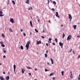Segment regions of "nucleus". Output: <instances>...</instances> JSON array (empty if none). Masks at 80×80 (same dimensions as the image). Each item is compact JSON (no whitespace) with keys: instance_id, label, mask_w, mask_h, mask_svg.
I'll return each mask as SVG.
<instances>
[{"instance_id":"4468645a","label":"nucleus","mask_w":80,"mask_h":80,"mask_svg":"<svg viewBox=\"0 0 80 80\" xmlns=\"http://www.w3.org/2000/svg\"><path fill=\"white\" fill-rule=\"evenodd\" d=\"M61 73L62 76H63L64 75V71H62V72H61Z\"/></svg>"},{"instance_id":"6ab92c4d","label":"nucleus","mask_w":80,"mask_h":80,"mask_svg":"<svg viewBox=\"0 0 80 80\" xmlns=\"http://www.w3.org/2000/svg\"><path fill=\"white\" fill-rule=\"evenodd\" d=\"M1 47H5V45L2 44H1Z\"/></svg>"},{"instance_id":"ea45409f","label":"nucleus","mask_w":80,"mask_h":80,"mask_svg":"<svg viewBox=\"0 0 80 80\" xmlns=\"http://www.w3.org/2000/svg\"><path fill=\"white\" fill-rule=\"evenodd\" d=\"M35 71H37L38 70V69H37V68H35Z\"/></svg>"},{"instance_id":"0e129e2a","label":"nucleus","mask_w":80,"mask_h":80,"mask_svg":"<svg viewBox=\"0 0 80 80\" xmlns=\"http://www.w3.org/2000/svg\"><path fill=\"white\" fill-rule=\"evenodd\" d=\"M42 32H45V31L44 30H43L42 31Z\"/></svg>"},{"instance_id":"bf43d9fd","label":"nucleus","mask_w":80,"mask_h":80,"mask_svg":"<svg viewBox=\"0 0 80 80\" xmlns=\"http://www.w3.org/2000/svg\"><path fill=\"white\" fill-rule=\"evenodd\" d=\"M8 2L9 3V2H10V1L9 0H8Z\"/></svg>"},{"instance_id":"f704fd0d","label":"nucleus","mask_w":80,"mask_h":80,"mask_svg":"<svg viewBox=\"0 0 80 80\" xmlns=\"http://www.w3.org/2000/svg\"><path fill=\"white\" fill-rule=\"evenodd\" d=\"M52 11H55V9H54V8H52Z\"/></svg>"},{"instance_id":"473e14b6","label":"nucleus","mask_w":80,"mask_h":80,"mask_svg":"<svg viewBox=\"0 0 80 80\" xmlns=\"http://www.w3.org/2000/svg\"><path fill=\"white\" fill-rule=\"evenodd\" d=\"M37 20H39V18L38 16H37V18H36Z\"/></svg>"},{"instance_id":"393cba45","label":"nucleus","mask_w":80,"mask_h":80,"mask_svg":"<svg viewBox=\"0 0 80 80\" xmlns=\"http://www.w3.org/2000/svg\"><path fill=\"white\" fill-rule=\"evenodd\" d=\"M53 4H54V5H56V4H57L56 2H55L54 1H53Z\"/></svg>"},{"instance_id":"39448f33","label":"nucleus","mask_w":80,"mask_h":80,"mask_svg":"<svg viewBox=\"0 0 80 80\" xmlns=\"http://www.w3.org/2000/svg\"><path fill=\"white\" fill-rule=\"evenodd\" d=\"M59 44L61 48H62V47H63V43H62V42H59Z\"/></svg>"},{"instance_id":"5fc2aeb1","label":"nucleus","mask_w":80,"mask_h":80,"mask_svg":"<svg viewBox=\"0 0 80 80\" xmlns=\"http://www.w3.org/2000/svg\"><path fill=\"white\" fill-rule=\"evenodd\" d=\"M3 74H5V72H3Z\"/></svg>"},{"instance_id":"3c124183","label":"nucleus","mask_w":80,"mask_h":80,"mask_svg":"<svg viewBox=\"0 0 80 80\" xmlns=\"http://www.w3.org/2000/svg\"><path fill=\"white\" fill-rule=\"evenodd\" d=\"M3 58H5V57H6V56H5V55H4L3 56Z\"/></svg>"},{"instance_id":"13d9d810","label":"nucleus","mask_w":80,"mask_h":80,"mask_svg":"<svg viewBox=\"0 0 80 80\" xmlns=\"http://www.w3.org/2000/svg\"><path fill=\"white\" fill-rule=\"evenodd\" d=\"M38 22H40L39 19H38Z\"/></svg>"},{"instance_id":"c03bdc74","label":"nucleus","mask_w":80,"mask_h":80,"mask_svg":"<svg viewBox=\"0 0 80 80\" xmlns=\"http://www.w3.org/2000/svg\"><path fill=\"white\" fill-rule=\"evenodd\" d=\"M42 38H45V37L44 36H41Z\"/></svg>"},{"instance_id":"72a5a7b5","label":"nucleus","mask_w":80,"mask_h":80,"mask_svg":"<svg viewBox=\"0 0 80 80\" xmlns=\"http://www.w3.org/2000/svg\"><path fill=\"white\" fill-rule=\"evenodd\" d=\"M4 16V15L0 14V17H3Z\"/></svg>"},{"instance_id":"c756f323","label":"nucleus","mask_w":80,"mask_h":80,"mask_svg":"<svg viewBox=\"0 0 80 80\" xmlns=\"http://www.w3.org/2000/svg\"><path fill=\"white\" fill-rule=\"evenodd\" d=\"M70 77L71 78V79L73 78V76H72V75H71Z\"/></svg>"},{"instance_id":"5701e85b","label":"nucleus","mask_w":80,"mask_h":80,"mask_svg":"<svg viewBox=\"0 0 80 80\" xmlns=\"http://www.w3.org/2000/svg\"><path fill=\"white\" fill-rule=\"evenodd\" d=\"M65 33H63V35H62V38H63L65 37Z\"/></svg>"},{"instance_id":"cd10ccee","label":"nucleus","mask_w":80,"mask_h":80,"mask_svg":"<svg viewBox=\"0 0 80 80\" xmlns=\"http://www.w3.org/2000/svg\"><path fill=\"white\" fill-rule=\"evenodd\" d=\"M27 68H28V69H31L32 68H30V67H27Z\"/></svg>"},{"instance_id":"052dcab7","label":"nucleus","mask_w":80,"mask_h":80,"mask_svg":"<svg viewBox=\"0 0 80 80\" xmlns=\"http://www.w3.org/2000/svg\"><path fill=\"white\" fill-rule=\"evenodd\" d=\"M31 10H32V9H33V8H32V7H31Z\"/></svg>"},{"instance_id":"c9c22d12","label":"nucleus","mask_w":80,"mask_h":80,"mask_svg":"<svg viewBox=\"0 0 80 80\" xmlns=\"http://www.w3.org/2000/svg\"><path fill=\"white\" fill-rule=\"evenodd\" d=\"M45 72H48V70L47 69H45Z\"/></svg>"},{"instance_id":"c85d7f7f","label":"nucleus","mask_w":80,"mask_h":80,"mask_svg":"<svg viewBox=\"0 0 80 80\" xmlns=\"http://www.w3.org/2000/svg\"><path fill=\"white\" fill-rule=\"evenodd\" d=\"M53 75V74L52 73H51L50 74V76H52Z\"/></svg>"},{"instance_id":"79ce46f5","label":"nucleus","mask_w":80,"mask_h":80,"mask_svg":"<svg viewBox=\"0 0 80 80\" xmlns=\"http://www.w3.org/2000/svg\"><path fill=\"white\" fill-rule=\"evenodd\" d=\"M3 42H0V43H1V44H3Z\"/></svg>"},{"instance_id":"2eb2a0df","label":"nucleus","mask_w":80,"mask_h":80,"mask_svg":"<svg viewBox=\"0 0 80 80\" xmlns=\"http://www.w3.org/2000/svg\"><path fill=\"white\" fill-rule=\"evenodd\" d=\"M30 24L31 27H33V24H32V21H30Z\"/></svg>"},{"instance_id":"8fccbe9b","label":"nucleus","mask_w":80,"mask_h":80,"mask_svg":"<svg viewBox=\"0 0 80 80\" xmlns=\"http://www.w3.org/2000/svg\"><path fill=\"white\" fill-rule=\"evenodd\" d=\"M70 73H71V75H72V72H70Z\"/></svg>"},{"instance_id":"b1692460","label":"nucleus","mask_w":80,"mask_h":80,"mask_svg":"<svg viewBox=\"0 0 80 80\" xmlns=\"http://www.w3.org/2000/svg\"><path fill=\"white\" fill-rule=\"evenodd\" d=\"M55 42H56L57 43V42H58V39H57V38H55Z\"/></svg>"},{"instance_id":"a18cd8bd","label":"nucleus","mask_w":80,"mask_h":80,"mask_svg":"<svg viewBox=\"0 0 80 80\" xmlns=\"http://www.w3.org/2000/svg\"><path fill=\"white\" fill-rule=\"evenodd\" d=\"M52 44L53 45H55V43H52Z\"/></svg>"},{"instance_id":"603ef678","label":"nucleus","mask_w":80,"mask_h":80,"mask_svg":"<svg viewBox=\"0 0 80 80\" xmlns=\"http://www.w3.org/2000/svg\"><path fill=\"white\" fill-rule=\"evenodd\" d=\"M28 74H29V75H31V73H28Z\"/></svg>"},{"instance_id":"e433bc0d","label":"nucleus","mask_w":80,"mask_h":80,"mask_svg":"<svg viewBox=\"0 0 80 80\" xmlns=\"http://www.w3.org/2000/svg\"><path fill=\"white\" fill-rule=\"evenodd\" d=\"M3 52H4V53H7V52H6V51H5V50H4V51H3Z\"/></svg>"},{"instance_id":"ddd939ff","label":"nucleus","mask_w":80,"mask_h":80,"mask_svg":"<svg viewBox=\"0 0 80 80\" xmlns=\"http://www.w3.org/2000/svg\"><path fill=\"white\" fill-rule=\"evenodd\" d=\"M51 60L52 64H53L54 62H53V59H52V58H51Z\"/></svg>"},{"instance_id":"412c9836","label":"nucleus","mask_w":80,"mask_h":80,"mask_svg":"<svg viewBox=\"0 0 80 80\" xmlns=\"http://www.w3.org/2000/svg\"><path fill=\"white\" fill-rule=\"evenodd\" d=\"M35 32H37V33H38V30L37 29H35Z\"/></svg>"},{"instance_id":"2f4dec72","label":"nucleus","mask_w":80,"mask_h":80,"mask_svg":"<svg viewBox=\"0 0 80 80\" xmlns=\"http://www.w3.org/2000/svg\"><path fill=\"white\" fill-rule=\"evenodd\" d=\"M0 14H3V12L2 11H0Z\"/></svg>"},{"instance_id":"f3484780","label":"nucleus","mask_w":80,"mask_h":80,"mask_svg":"<svg viewBox=\"0 0 80 80\" xmlns=\"http://www.w3.org/2000/svg\"><path fill=\"white\" fill-rule=\"evenodd\" d=\"M73 27L74 29H76V28L77 27V25H73Z\"/></svg>"},{"instance_id":"338daca9","label":"nucleus","mask_w":80,"mask_h":80,"mask_svg":"<svg viewBox=\"0 0 80 80\" xmlns=\"http://www.w3.org/2000/svg\"><path fill=\"white\" fill-rule=\"evenodd\" d=\"M77 37H80V36H79V35Z\"/></svg>"},{"instance_id":"4c0bfd02","label":"nucleus","mask_w":80,"mask_h":80,"mask_svg":"<svg viewBox=\"0 0 80 80\" xmlns=\"http://www.w3.org/2000/svg\"><path fill=\"white\" fill-rule=\"evenodd\" d=\"M10 32H12V29L11 28L10 29Z\"/></svg>"},{"instance_id":"7ed1b4c3","label":"nucleus","mask_w":80,"mask_h":80,"mask_svg":"<svg viewBox=\"0 0 80 80\" xmlns=\"http://www.w3.org/2000/svg\"><path fill=\"white\" fill-rule=\"evenodd\" d=\"M69 16V18L70 19V21H72V20L71 19H72V16L70 14H68Z\"/></svg>"},{"instance_id":"de8ad7c7","label":"nucleus","mask_w":80,"mask_h":80,"mask_svg":"<svg viewBox=\"0 0 80 80\" xmlns=\"http://www.w3.org/2000/svg\"><path fill=\"white\" fill-rule=\"evenodd\" d=\"M48 51H46V53H47V54H48Z\"/></svg>"},{"instance_id":"a878e982","label":"nucleus","mask_w":80,"mask_h":80,"mask_svg":"<svg viewBox=\"0 0 80 80\" xmlns=\"http://www.w3.org/2000/svg\"><path fill=\"white\" fill-rule=\"evenodd\" d=\"M12 3H13V5H15V1H12Z\"/></svg>"},{"instance_id":"0eeeda50","label":"nucleus","mask_w":80,"mask_h":80,"mask_svg":"<svg viewBox=\"0 0 80 80\" xmlns=\"http://www.w3.org/2000/svg\"><path fill=\"white\" fill-rule=\"evenodd\" d=\"M10 22L12 23H14V21H13V18L10 19Z\"/></svg>"},{"instance_id":"9d476101","label":"nucleus","mask_w":80,"mask_h":80,"mask_svg":"<svg viewBox=\"0 0 80 80\" xmlns=\"http://www.w3.org/2000/svg\"><path fill=\"white\" fill-rule=\"evenodd\" d=\"M6 80H9V79L10 78V77L9 76H8L6 78Z\"/></svg>"},{"instance_id":"37998d69","label":"nucleus","mask_w":80,"mask_h":80,"mask_svg":"<svg viewBox=\"0 0 80 80\" xmlns=\"http://www.w3.org/2000/svg\"><path fill=\"white\" fill-rule=\"evenodd\" d=\"M53 80H54L55 79V77H53L52 78Z\"/></svg>"},{"instance_id":"f257e3e1","label":"nucleus","mask_w":80,"mask_h":80,"mask_svg":"<svg viewBox=\"0 0 80 80\" xmlns=\"http://www.w3.org/2000/svg\"><path fill=\"white\" fill-rule=\"evenodd\" d=\"M30 43V42L29 41H28L27 42V44L26 45V47L27 48V50H28L29 48V45Z\"/></svg>"},{"instance_id":"dca6fc26","label":"nucleus","mask_w":80,"mask_h":80,"mask_svg":"<svg viewBox=\"0 0 80 80\" xmlns=\"http://www.w3.org/2000/svg\"><path fill=\"white\" fill-rule=\"evenodd\" d=\"M0 79L1 80H4V78H2L1 76H0Z\"/></svg>"},{"instance_id":"aec40b11","label":"nucleus","mask_w":80,"mask_h":80,"mask_svg":"<svg viewBox=\"0 0 80 80\" xmlns=\"http://www.w3.org/2000/svg\"><path fill=\"white\" fill-rule=\"evenodd\" d=\"M2 37H3V38H5V35L3 33H2Z\"/></svg>"},{"instance_id":"4d7b16f0","label":"nucleus","mask_w":80,"mask_h":80,"mask_svg":"<svg viewBox=\"0 0 80 80\" xmlns=\"http://www.w3.org/2000/svg\"><path fill=\"white\" fill-rule=\"evenodd\" d=\"M72 52H73V54H75V52H74V51H72Z\"/></svg>"},{"instance_id":"6e6d98bb","label":"nucleus","mask_w":80,"mask_h":80,"mask_svg":"<svg viewBox=\"0 0 80 80\" xmlns=\"http://www.w3.org/2000/svg\"><path fill=\"white\" fill-rule=\"evenodd\" d=\"M30 35H32V32H30Z\"/></svg>"},{"instance_id":"a19ab883","label":"nucleus","mask_w":80,"mask_h":80,"mask_svg":"<svg viewBox=\"0 0 80 80\" xmlns=\"http://www.w3.org/2000/svg\"><path fill=\"white\" fill-rule=\"evenodd\" d=\"M72 52V49H71L70 51V53H71V52Z\"/></svg>"},{"instance_id":"49530a36","label":"nucleus","mask_w":80,"mask_h":80,"mask_svg":"<svg viewBox=\"0 0 80 80\" xmlns=\"http://www.w3.org/2000/svg\"><path fill=\"white\" fill-rule=\"evenodd\" d=\"M80 58V55H79V56H78V58Z\"/></svg>"},{"instance_id":"bb28decb","label":"nucleus","mask_w":80,"mask_h":80,"mask_svg":"<svg viewBox=\"0 0 80 80\" xmlns=\"http://www.w3.org/2000/svg\"><path fill=\"white\" fill-rule=\"evenodd\" d=\"M78 80H80V74H79V76H78Z\"/></svg>"},{"instance_id":"a211bd4d","label":"nucleus","mask_w":80,"mask_h":80,"mask_svg":"<svg viewBox=\"0 0 80 80\" xmlns=\"http://www.w3.org/2000/svg\"><path fill=\"white\" fill-rule=\"evenodd\" d=\"M20 48L21 50H23V47L22 46H21Z\"/></svg>"},{"instance_id":"09e8293b","label":"nucleus","mask_w":80,"mask_h":80,"mask_svg":"<svg viewBox=\"0 0 80 80\" xmlns=\"http://www.w3.org/2000/svg\"><path fill=\"white\" fill-rule=\"evenodd\" d=\"M46 45L47 46H48V43H47L46 44Z\"/></svg>"},{"instance_id":"e2e57ef3","label":"nucleus","mask_w":80,"mask_h":80,"mask_svg":"<svg viewBox=\"0 0 80 80\" xmlns=\"http://www.w3.org/2000/svg\"><path fill=\"white\" fill-rule=\"evenodd\" d=\"M48 22H49V23H50V20H49L48 21Z\"/></svg>"},{"instance_id":"58836bf2","label":"nucleus","mask_w":80,"mask_h":80,"mask_svg":"<svg viewBox=\"0 0 80 80\" xmlns=\"http://www.w3.org/2000/svg\"><path fill=\"white\" fill-rule=\"evenodd\" d=\"M30 9H31V7H30L28 8V10H30Z\"/></svg>"},{"instance_id":"7c9ffc66","label":"nucleus","mask_w":80,"mask_h":80,"mask_svg":"<svg viewBox=\"0 0 80 80\" xmlns=\"http://www.w3.org/2000/svg\"><path fill=\"white\" fill-rule=\"evenodd\" d=\"M23 35L24 36V37H25V36H26V33H23Z\"/></svg>"},{"instance_id":"69168bd1","label":"nucleus","mask_w":80,"mask_h":80,"mask_svg":"<svg viewBox=\"0 0 80 80\" xmlns=\"http://www.w3.org/2000/svg\"><path fill=\"white\" fill-rule=\"evenodd\" d=\"M61 26L62 27H63V25H61Z\"/></svg>"},{"instance_id":"423d86ee","label":"nucleus","mask_w":80,"mask_h":80,"mask_svg":"<svg viewBox=\"0 0 80 80\" xmlns=\"http://www.w3.org/2000/svg\"><path fill=\"white\" fill-rule=\"evenodd\" d=\"M37 45H39V44H41L42 43V42H41V41H39L38 42V41H37Z\"/></svg>"},{"instance_id":"20e7f679","label":"nucleus","mask_w":80,"mask_h":80,"mask_svg":"<svg viewBox=\"0 0 80 80\" xmlns=\"http://www.w3.org/2000/svg\"><path fill=\"white\" fill-rule=\"evenodd\" d=\"M56 16L57 17H58V18H60V16L58 15V12H56Z\"/></svg>"},{"instance_id":"680f3d73","label":"nucleus","mask_w":80,"mask_h":80,"mask_svg":"<svg viewBox=\"0 0 80 80\" xmlns=\"http://www.w3.org/2000/svg\"><path fill=\"white\" fill-rule=\"evenodd\" d=\"M47 64L48 65H49V63H48V62H47Z\"/></svg>"},{"instance_id":"774afa93","label":"nucleus","mask_w":80,"mask_h":80,"mask_svg":"<svg viewBox=\"0 0 80 80\" xmlns=\"http://www.w3.org/2000/svg\"><path fill=\"white\" fill-rule=\"evenodd\" d=\"M48 3H49V2H50V1H49V0H48Z\"/></svg>"},{"instance_id":"f03ea898","label":"nucleus","mask_w":80,"mask_h":80,"mask_svg":"<svg viewBox=\"0 0 80 80\" xmlns=\"http://www.w3.org/2000/svg\"><path fill=\"white\" fill-rule=\"evenodd\" d=\"M71 38H72V36H70V35H69L68 37V38H67V40L68 41L69 40H70V39H71Z\"/></svg>"},{"instance_id":"9b49d317","label":"nucleus","mask_w":80,"mask_h":80,"mask_svg":"<svg viewBox=\"0 0 80 80\" xmlns=\"http://www.w3.org/2000/svg\"><path fill=\"white\" fill-rule=\"evenodd\" d=\"M26 1L25 2L26 3L29 4V0H26Z\"/></svg>"},{"instance_id":"f8f14e48","label":"nucleus","mask_w":80,"mask_h":80,"mask_svg":"<svg viewBox=\"0 0 80 80\" xmlns=\"http://www.w3.org/2000/svg\"><path fill=\"white\" fill-rule=\"evenodd\" d=\"M52 40V38H49V41H48V42L49 43H52V41H51V40Z\"/></svg>"},{"instance_id":"4be33fe9","label":"nucleus","mask_w":80,"mask_h":80,"mask_svg":"<svg viewBox=\"0 0 80 80\" xmlns=\"http://www.w3.org/2000/svg\"><path fill=\"white\" fill-rule=\"evenodd\" d=\"M48 57V55L46 53L45 54V57L47 58Z\"/></svg>"},{"instance_id":"864d4df0","label":"nucleus","mask_w":80,"mask_h":80,"mask_svg":"<svg viewBox=\"0 0 80 80\" xmlns=\"http://www.w3.org/2000/svg\"><path fill=\"white\" fill-rule=\"evenodd\" d=\"M21 32H23V29H21Z\"/></svg>"},{"instance_id":"1a4fd4ad","label":"nucleus","mask_w":80,"mask_h":80,"mask_svg":"<svg viewBox=\"0 0 80 80\" xmlns=\"http://www.w3.org/2000/svg\"><path fill=\"white\" fill-rule=\"evenodd\" d=\"M13 68H14V72H15V69L16 68V65H15V64L14 65Z\"/></svg>"},{"instance_id":"6e6552de","label":"nucleus","mask_w":80,"mask_h":80,"mask_svg":"<svg viewBox=\"0 0 80 80\" xmlns=\"http://www.w3.org/2000/svg\"><path fill=\"white\" fill-rule=\"evenodd\" d=\"M21 71L22 72V73H24V72H25V70L24 69L22 68Z\"/></svg>"}]
</instances>
